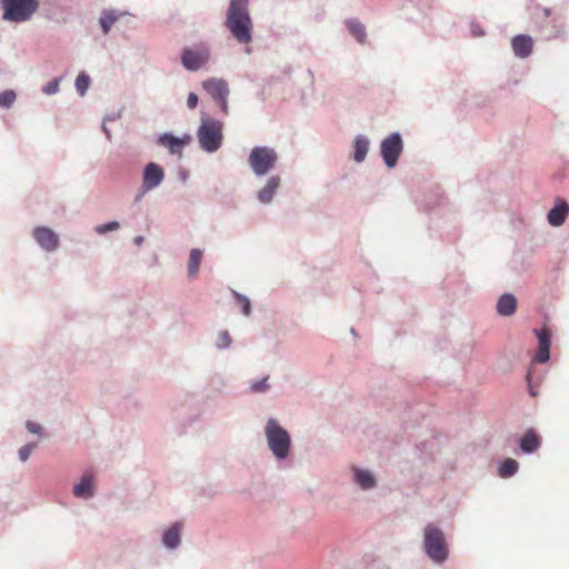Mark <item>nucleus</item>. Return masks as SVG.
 I'll list each match as a JSON object with an SVG mask.
<instances>
[{
    "label": "nucleus",
    "mask_w": 569,
    "mask_h": 569,
    "mask_svg": "<svg viewBox=\"0 0 569 569\" xmlns=\"http://www.w3.org/2000/svg\"><path fill=\"white\" fill-rule=\"evenodd\" d=\"M226 26L239 43H249L252 40V20L248 10V0H231Z\"/></svg>",
    "instance_id": "obj_1"
},
{
    "label": "nucleus",
    "mask_w": 569,
    "mask_h": 569,
    "mask_svg": "<svg viewBox=\"0 0 569 569\" xmlns=\"http://www.w3.org/2000/svg\"><path fill=\"white\" fill-rule=\"evenodd\" d=\"M423 548L427 556L437 563L448 558V545L443 531L436 525H427L423 529Z\"/></svg>",
    "instance_id": "obj_2"
},
{
    "label": "nucleus",
    "mask_w": 569,
    "mask_h": 569,
    "mask_svg": "<svg viewBox=\"0 0 569 569\" xmlns=\"http://www.w3.org/2000/svg\"><path fill=\"white\" fill-rule=\"evenodd\" d=\"M3 9V19L20 23L31 19L38 10V0H0Z\"/></svg>",
    "instance_id": "obj_3"
},
{
    "label": "nucleus",
    "mask_w": 569,
    "mask_h": 569,
    "mask_svg": "<svg viewBox=\"0 0 569 569\" xmlns=\"http://www.w3.org/2000/svg\"><path fill=\"white\" fill-rule=\"evenodd\" d=\"M266 437L268 446L278 459L287 458L290 448V437L288 432L278 423L276 419H269L266 426Z\"/></svg>",
    "instance_id": "obj_4"
},
{
    "label": "nucleus",
    "mask_w": 569,
    "mask_h": 569,
    "mask_svg": "<svg viewBox=\"0 0 569 569\" xmlns=\"http://www.w3.org/2000/svg\"><path fill=\"white\" fill-rule=\"evenodd\" d=\"M198 138L203 150H218L222 142V123L218 120H203L198 130Z\"/></svg>",
    "instance_id": "obj_5"
},
{
    "label": "nucleus",
    "mask_w": 569,
    "mask_h": 569,
    "mask_svg": "<svg viewBox=\"0 0 569 569\" xmlns=\"http://www.w3.org/2000/svg\"><path fill=\"white\" fill-rule=\"evenodd\" d=\"M277 153L267 147H254L249 154V164L257 176L267 174L277 162Z\"/></svg>",
    "instance_id": "obj_6"
},
{
    "label": "nucleus",
    "mask_w": 569,
    "mask_h": 569,
    "mask_svg": "<svg viewBox=\"0 0 569 569\" xmlns=\"http://www.w3.org/2000/svg\"><path fill=\"white\" fill-rule=\"evenodd\" d=\"M210 58V51L206 46L184 48L181 54L182 66L190 71H197L204 67Z\"/></svg>",
    "instance_id": "obj_7"
},
{
    "label": "nucleus",
    "mask_w": 569,
    "mask_h": 569,
    "mask_svg": "<svg viewBox=\"0 0 569 569\" xmlns=\"http://www.w3.org/2000/svg\"><path fill=\"white\" fill-rule=\"evenodd\" d=\"M203 89L210 94V97L219 104L221 111L228 113V83L222 79H208L202 83Z\"/></svg>",
    "instance_id": "obj_8"
},
{
    "label": "nucleus",
    "mask_w": 569,
    "mask_h": 569,
    "mask_svg": "<svg viewBox=\"0 0 569 569\" xmlns=\"http://www.w3.org/2000/svg\"><path fill=\"white\" fill-rule=\"evenodd\" d=\"M402 151V140L399 133H392L381 143V154L389 168L396 166Z\"/></svg>",
    "instance_id": "obj_9"
},
{
    "label": "nucleus",
    "mask_w": 569,
    "mask_h": 569,
    "mask_svg": "<svg viewBox=\"0 0 569 569\" xmlns=\"http://www.w3.org/2000/svg\"><path fill=\"white\" fill-rule=\"evenodd\" d=\"M535 333L538 338V351L536 355V361L543 363L548 361L550 357L551 331L545 325L541 329H535Z\"/></svg>",
    "instance_id": "obj_10"
},
{
    "label": "nucleus",
    "mask_w": 569,
    "mask_h": 569,
    "mask_svg": "<svg viewBox=\"0 0 569 569\" xmlns=\"http://www.w3.org/2000/svg\"><path fill=\"white\" fill-rule=\"evenodd\" d=\"M33 237L41 248L53 251L59 246L58 234L47 227H38L33 230Z\"/></svg>",
    "instance_id": "obj_11"
},
{
    "label": "nucleus",
    "mask_w": 569,
    "mask_h": 569,
    "mask_svg": "<svg viewBox=\"0 0 569 569\" xmlns=\"http://www.w3.org/2000/svg\"><path fill=\"white\" fill-rule=\"evenodd\" d=\"M164 178L163 169L153 162L146 166L143 171V189L151 190L158 187Z\"/></svg>",
    "instance_id": "obj_12"
},
{
    "label": "nucleus",
    "mask_w": 569,
    "mask_h": 569,
    "mask_svg": "<svg viewBox=\"0 0 569 569\" xmlns=\"http://www.w3.org/2000/svg\"><path fill=\"white\" fill-rule=\"evenodd\" d=\"M568 213L569 204L562 199H557L556 206L548 212V222L553 227H560L565 223Z\"/></svg>",
    "instance_id": "obj_13"
},
{
    "label": "nucleus",
    "mask_w": 569,
    "mask_h": 569,
    "mask_svg": "<svg viewBox=\"0 0 569 569\" xmlns=\"http://www.w3.org/2000/svg\"><path fill=\"white\" fill-rule=\"evenodd\" d=\"M191 141V137L186 134L182 138L174 137L169 133H164L159 138V142L169 149L171 153L180 154L182 148Z\"/></svg>",
    "instance_id": "obj_14"
},
{
    "label": "nucleus",
    "mask_w": 569,
    "mask_h": 569,
    "mask_svg": "<svg viewBox=\"0 0 569 569\" xmlns=\"http://www.w3.org/2000/svg\"><path fill=\"white\" fill-rule=\"evenodd\" d=\"M512 50L519 58H527L532 52L533 42L529 36L519 34L516 36L512 41Z\"/></svg>",
    "instance_id": "obj_15"
},
{
    "label": "nucleus",
    "mask_w": 569,
    "mask_h": 569,
    "mask_svg": "<svg viewBox=\"0 0 569 569\" xmlns=\"http://www.w3.org/2000/svg\"><path fill=\"white\" fill-rule=\"evenodd\" d=\"M541 445L540 436L532 429H529L521 437L519 446L522 452H535Z\"/></svg>",
    "instance_id": "obj_16"
},
{
    "label": "nucleus",
    "mask_w": 569,
    "mask_h": 569,
    "mask_svg": "<svg viewBox=\"0 0 569 569\" xmlns=\"http://www.w3.org/2000/svg\"><path fill=\"white\" fill-rule=\"evenodd\" d=\"M280 186V178L273 176L268 179L266 186L258 192V199L262 203H269Z\"/></svg>",
    "instance_id": "obj_17"
},
{
    "label": "nucleus",
    "mask_w": 569,
    "mask_h": 569,
    "mask_svg": "<svg viewBox=\"0 0 569 569\" xmlns=\"http://www.w3.org/2000/svg\"><path fill=\"white\" fill-rule=\"evenodd\" d=\"M517 299L510 293L502 295L497 303V311L499 315L508 317L516 312Z\"/></svg>",
    "instance_id": "obj_18"
},
{
    "label": "nucleus",
    "mask_w": 569,
    "mask_h": 569,
    "mask_svg": "<svg viewBox=\"0 0 569 569\" xmlns=\"http://www.w3.org/2000/svg\"><path fill=\"white\" fill-rule=\"evenodd\" d=\"M73 493L78 498H89L93 495V478L91 475H84L80 482L74 486Z\"/></svg>",
    "instance_id": "obj_19"
},
{
    "label": "nucleus",
    "mask_w": 569,
    "mask_h": 569,
    "mask_svg": "<svg viewBox=\"0 0 569 569\" xmlns=\"http://www.w3.org/2000/svg\"><path fill=\"white\" fill-rule=\"evenodd\" d=\"M181 530L182 523L176 522L163 533L162 541L167 548H176L180 543Z\"/></svg>",
    "instance_id": "obj_20"
},
{
    "label": "nucleus",
    "mask_w": 569,
    "mask_h": 569,
    "mask_svg": "<svg viewBox=\"0 0 569 569\" xmlns=\"http://www.w3.org/2000/svg\"><path fill=\"white\" fill-rule=\"evenodd\" d=\"M355 480L362 489H371L376 485L373 476L362 469H355Z\"/></svg>",
    "instance_id": "obj_21"
},
{
    "label": "nucleus",
    "mask_w": 569,
    "mask_h": 569,
    "mask_svg": "<svg viewBox=\"0 0 569 569\" xmlns=\"http://www.w3.org/2000/svg\"><path fill=\"white\" fill-rule=\"evenodd\" d=\"M201 260H202V251L199 249H192L190 251V256H189V260H188L189 277L194 278L198 274Z\"/></svg>",
    "instance_id": "obj_22"
},
{
    "label": "nucleus",
    "mask_w": 569,
    "mask_h": 569,
    "mask_svg": "<svg viewBox=\"0 0 569 569\" xmlns=\"http://www.w3.org/2000/svg\"><path fill=\"white\" fill-rule=\"evenodd\" d=\"M353 147H355L353 159L357 162L363 161L367 156V152H368V147H369L368 139L365 137H361V136L357 137L355 140V143H353Z\"/></svg>",
    "instance_id": "obj_23"
},
{
    "label": "nucleus",
    "mask_w": 569,
    "mask_h": 569,
    "mask_svg": "<svg viewBox=\"0 0 569 569\" xmlns=\"http://www.w3.org/2000/svg\"><path fill=\"white\" fill-rule=\"evenodd\" d=\"M121 13H117L116 11H104L100 17V26L104 34H107L114 22L119 19Z\"/></svg>",
    "instance_id": "obj_24"
},
{
    "label": "nucleus",
    "mask_w": 569,
    "mask_h": 569,
    "mask_svg": "<svg viewBox=\"0 0 569 569\" xmlns=\"http://www.w3.org/2000/svg\"><path fill=\"white\" fill-rule=\"evenodd\" d=\"M518 467V462L515 459H505L499 467V476L501 478H509L517 472Z\"/></svg>",
    "instance_id": "obj_25"
},
{
    "label": "nucleus",
    "mask_w": 569,
    "mask_h": 569,
    "mask_svg": "<svg viewBox=\"0 0 569 569\" xmlns=\"http://www.w3.org/2000/svg\"><path fill=\"white\" fill-rule=\"evenodd\" d=\"M350 33L359 41L363 42L366 38L365 26L358 21L348 22Z\"/></svg>",
    "instance_id": "obj_26"
},
{
    "label": "nucleus",
    "mask_w": 569,
    "mask_h": 569,
    "mask_svg": "<svg viewBox=\"0 0 569 569\" xmlns=\"http://www.w3.org/2000/svg\"><path fill=\"white\" fill-rule=\"evenodd\" d=\"M89 84H90L89 76L86 74L84 72L79 73L76 79V88H77L78 92L80 93V96H83L86 93V91L89 88Z\"/></svg>",
    "instance_id": "obj_27"
},
{
    "label": "nucleus",
    "mask_w": 569,
    "mask_h": 569,
    "mask_svg": "<svg viewBox=\"0 0 569 569\" xmlns=\"http://www.w3.org/2000/svg\"><path fill=\"white\" fill-rule=\"evenodd\" d=\"M16 100V93L12 90H6L3 92H0V107L8 108L10 107Z\"/></svg>",
    "instance_id": "obj_28"
},
{
    "label": "nucleus",
    "mask_w": 569,
    "mask_h": 569,
    "mask_svg": "<svg viewBox=\"0 0 569 569\" xmlns=\"http://www.w3.org/2000/svg\"><path fill=\"white\" fill-rule=\"evenodd\" d=\"M231 343V337L228 331H221L217 338V346L219 348H227Z\"/></svg>",
    "instance_id": "obj_29"
},
{
    "label": "nucleus",
    "mask_w": 569,
    "mask_h": 569,
    "mask_svg": "<svg viewBox=\"0 0 569 569\" xmlns=\"http://www.w3.org/2000/svg\"><path fill=\"white\" fill-rule=\"evenodd\" d=\"M268 377L262 378L261 380L254 381L251 383V391L252 392H263L266 391L269 386L267 383Z\"/></svg>",
    "instance_id": "obj_30"
},
{
    "label": "nucleus",
    "mask_w": 569,
    "mask_h": 569,
    "mask_svg": "<svg viewBox=\"0 0 569 569\" xmlns=\"http://www.w3.org/2000/svg\"><path fill=\"white\" fill-rule=\"evenodd\" d=\"M34 448H36V443H28V445L21 447L19 450L20 460L27 461Z\"/></svg>",
    "instance_id": "obj_31"
},
{
    "label": "nucleus",
    "mask_w": 569,
    "mask_h": 569,
    "mask_svg": "<svg viewBox=\"0 0 569 569\" xmlns=\"http://www.w3.org/2000/svg\"><path fill=\"white\" fill-rule=\"evenodd\" d=\"M119 228V223L117 221L108 222L104 224H100L96 228V231L100 234L106 233L108 231H112Z\"/></svg>",
    "instance_id": "obj_32"
},
{
    "label": "nucleus",
    "mask_w": 569,
    "mask_h": 569,
    "mask_svg": "<svg viewBox=\"0 0 569 569\" xmlns=\"http://www.w3.org/2000/svg\"><path fill=\"white\" fill-rule=\"evenodd\" d=\"M237 299L239 300V302L241 303V307H242V312L246 315V316H249L250 313V308H251V305H250V301L248 298L246 297H242L240 295H236Z\"/></svg>",
    "instance_id": "obj_33"
},
{
    "label": "nucleus",
    "mask_w": 569,
    "mask_h": 569,
    "mask_svg": "<svg viewBox=\"0 0 569 569\" xmlns=\"http://www.w3.org/2000/svg\"><path fill=\"white\" fill-rule=\"evenodd\" d=\"M59 89V80L58 79H54L52 80L51 82H49L44 88H43V91L47 93V94H53L58 91Z\"/></svg>",
    "instance_id": "obj_34"
},
{
    "label": "nucleus",
    "mask_w": 569,
    "mask_h": 569,
    "mask_svg": "<svg viewBox=\"0 0 569 569\" xmlns=\"http://www.w3.org/2000/svg\"><path fill=\"white\" fill-rule=\"evenodd\" d=\"M198 104V96L193 92L189 93L187 99V106L190 109H194Z\"/></svg>",
    "instance_id": "obj_35"
},
{
    "label": "nucleus",
    "mask_w": 569,
    "mask_h": 569,
    "mask_svg": "<svg viewBox=\"0 0 569 569\" xmlns=\"http://www.w3.org/2000/svg\"><path fill=\"white\" fill-rule=\"evenodd\" d=\"M27 429L31 432V433H41V426L36 423V422H31V421H28L27 422Z\"/></svg>",
    "instance_id": "obj_36"
}]
</instances>
